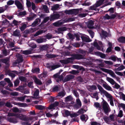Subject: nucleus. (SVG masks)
<instances>
[{
    "label": "nucleus",
    "mask_w": 125,
    "mask_h": 125,
    "mask_svg": "<svg viewBox=\"0 0 125 125\" xmlns=\"http://www.w3.org/2000/svg\"><path fill=\"white\" fill-rule=\"evenodd\" d=\"M96 86L101 94H104L105 96L109 99V101L113 100L114 98L112 96L104 90L101 85L98 84H96Z\"/></svg>",
    "instance_id": "1"
},
{
    "label": "nucleus",
    "mask_w": 125,
    "mask_h": 125,
    "mask_svg": "<svg viewBox=\"0 0 125 125\" xmlns=\"http://www.w3.org/2000/svg\"><path fill=\"white\" fill-rule=\"evenodd\" d=\"M73 56V57L69 58L66 59L61 60L60 62L62 63L66 64L72 62V61L74 59H81L83 58V56L80 54H74Z\"/></svg>",
    "instance_id": "2"
},
{
    "label": "nucleus",
    "mask_w": 125,
    "mask_h": 125,
    "mask_svg": "<svg viewBox=\"0 0 125 125\" xmlns=\"http://www.w3.org/2000/svg\"><path fill=\"white\" fill-rule=\"evenodd\" d=\"M101 70L103 71L106 72L110 75L112 77L115 78L118 82H120V78L116 76L112 70L103 68H100Z\"/></svg>",
    "instance_id": "3"
},
{
    "label": "nucleus",
    "mask_w": 125,
    "mask_h": 125,
    "mask_svg": "<svg viewBox=\"0 0 125 125\" xmlns=\"http://www.w3.org/2000/svg\"><path fill=\"white\" fill-rule=\"evenodd\" d=\"M106 80L112 85H113L114 84H115L114 86V88L118 89L120 88V86L117 83H116L112 78L109 77H107Z\"/></svg>",
    "instance_id": "4"
},
{
    "label": "nucleus",
    "mask_w": 125,
    "mask_h": 125,
    "mask_svg": "<svg viewBox=\"0 0 125 125\" xmlns=\"http://www.w3.org/2000/svg\"><path fill=\"white\" fill-rule=\"evenodd\" d=\"M102 107L104 112L106 114L110 111L109 105L105 101H104L103 102Z\"/></svg>",
    "instance_id": "5"
},
{
    "label": "nucleus",
    "mask_w": 125,
    "mask_h": 125,
    "mask_svg": "<svg viewBox=\"0 0 125 125\" xmlns=\"http://www.w3.org/2000/svg\"><path fill=\"white\" fill-rule=\"evenodd\" d=\"M53 77L54 78H58V79L56 80V81L58 82H59L60 81H62L63 80V77L62 75L60 76L58 73L54 74L53 75Z\"/></svg>",
    "instance_id": "6"
},
{
    "label": "nucleus",
    "mask_w": 125,
    "mask_h": 125,
    "mask_svg": "<svg viewBox=\"0 0 125 125\" xmlns=\"http://www.w3.org/2000/svg\"><path fill=\"white\" fill-rule=\"evenodd\" d=\"M74 78L73 75H69L67 76L64 79L62 80L64 82L68 81L71 79Z\"/></svg>",
    "instance_id": "7"
},
{
    "label": "nucleus",
    "mask_w": 125,
    "mask_h": 125,
    "mask_svg": "<svg viewBox=\"0 0 125 125\" xmlns=\"http://www.w3.org/2000/svg\"><path fill=\"white\" fill-rule=\"evenodd\" d=\"M99 43L100 45V46H98L97 43L96 42L94 43V45L95 47H96L97 49L99 50H101L103 48V47L102 46V42H99Z\"/></svg>",
    "instance_id": "8"
},
{
    "label": "nucleus",
    "mask_w": 125,
    "mask_h": 125,
    "mask_svg": "<svg viewBox=\"0 0 125 125\" xmlns=\"http://www.w3.org/2000/svg\"><path fill=\"white\" fill-rule=\"evenodd\" d=\"M59 105V103L58 102H55L54 103L51 104L48 107L49 109L51 110L52 109H54V108L57 106Z\"/></svg>",
    "instance_id": "9"
},
{
    "label": "nucleus",
    "mask_w": 125,
    "mask_h": 125,
    "mask_svg": "<svg viewBox=\"0 0 125 125\" xmlns=\"http://www.w3.org/2000/svg\"><path fill=\"white\" fill-rule=\"evenodd\" d=\"M15 4L18 9L21 10L23 9L22 4L18 1L17 0H15Z\"/></svg>",
    "instance_id": "10"
},
{
    "label": "nucleus",
    "mask_w": 125,
    "mask_h": 125,
    "mask_svg": "<svg viewBox=\"0 0 125 125\" xmlns=\"http://www.w3.org/2000/svg\"><path fill=\"white\" fill-rule=\"evenodd\" d=\"M16 56L17 58V63H19L22 62L23 61L22 57L21 55L18 54H17L16 55Z\"/></svg>",
    "instance_id": "11"
},
{
    "label": "nucleus",
    "mask_w": 125,
    "mask_h": 125,
    "mask_svg": "<svg viewBox=\"0 0 125 125\" xmlns=\"http://www.w3.org/2000/svg\"><path fill=\"white\" fill-rule=\"evenodd\" d=\"M103 86L104 88L107 90L112 91V88L106 83H105L103 84Z\"/></svg>",
    "instance_id": "12"
},
{
    "label": "nucleus",
    "mask_w": 125,
    "mask_h": 125,
    "mask_svg": "<svg viewBox=\"0 0 125 125\" xmlns=\"http://www.w3.org/2000/svg\"><path fill=\"white\" fill-rule=\"evenodd\" d=\"M59 17L60 15L58 13H55L51 16L50 20L51 21L54 19H57L59 18Z\"/></svg>",
    "instance_id": "13"
},
{
    "label": "nucleus",
    "mask_w": 125,
    "mask_h": 125,
    "mask_svg": "<svg viewBox=\"0 0 125 125\" xmlns=\"http://www.w3.org/2000/svg\"><path fill=\"white\" fill-rule=\"evenodd\" d=\"M12 111L14 112H19L21 113L25 111L23 109L20 110L17 107H14L12 109Z\"/></svg>",
    "instance_id": "14"
},
{
    "label": "nucleus",
    "mask_w": 125,
    "mask_h": 125,
    "mask_svg": "<svg viewBox=\"0 0 125 125\" xmlns=\"http://www.w3.org/2000/svg\"><path fill=\"white\" fill-rule=\"evenodd\" d=\"M82 40L86 42H89L91 40L89 38V37L87 36H83L81 37Z\"/></svg>",
    "instance_id": "15"
},
{
    "label": "nucleus",
    "mask_w": 125,
    "mask_h": 125,
    "mask_svg": "<svg viewBox=\"0 0 125 125\" xmlns=\"http://www.w3.org/2000/svg\"><path fill=\"white\" fill-rule=\"evenodd\" d=\"M33 79L34 82L36 84L38 85H41L42 83L41 81L38 79L36 77L34 76L33 77Z\"/></svg>",
    "instance_id": "16"
},
{
    "label": "nucleus",
    "mask_w": 125,
    "mask_h": 125,
    "mask_svg": "<svg viewBox=\"0 0 125 125\" xmlns=\"http://www.w3.org/2000/svg\"><path fill=\"white\" fill-rule=\"evenodd\" d=\"M13 35L15 36H21L20 32L19 30H16L13 32Z\"/></svg>",
    "instance_id": "17"
},
{
    "label": "nucleus",
    "mask_w": 125,
    "mask_h": 125,
    "mask_svg": "<svg viewBox=\"0 0 125 125\" xmlns=\"http://www.w3.org/2000/svg\"><path fill=\"white\" fill-rule=\"evenodd\" d=\"M87 25L88 28H93L94 25L93 21L92 20H90L88 21Z\"/></svg>",
    "instance_id": "18"
},
{
    "label": "nucleus",
    "mask_w": 125,
    "mask_h": 125,
    "mask_svg": "<svg viewBox=\"0 0 125 125\" xmlns=\"http://www.w3.org/2000/svg\"><path fill=\"white\" fill-rule=\"evenodd\" d=\"M40 21V19L39 18H38L35 20L34 21L32 24V25L33 26H34L36 25H37L39 24Z\"/></svg>",
    "instance_id": "19"
},
{
    "label": "nucleus",
    "mask_w": 125,
    "mask_h": 125,
    "mask_svg": "<svg viewBox=\"0 0 125 125\" xmlns=\"http://www.w3.org/2000/svg\"><path fill=\"white\" fill-rule=\"evenodd\" d=\"M26 96L24 95L23 96L17 97L16 98V99L18 101L23 102L24 101L25 98Z\"/></svg>",
    "instance_id": "20"
},
{
    "label": "nucleus",
    "mask_w": 125,
    "mask_h": 125,
    "mask_svg": "<svg viewBox=\"0 0 125 125\" xmlns=\"http://www.w3.org/2000/svg\"><path fill=\"white\" fill-rule=\"evenodd\" d=\"M16 117L22 120H24L25 119V116L22 114H17Z\"/></svg>",
    "instance_id": "21"
},
{
    "label": "nucleus",
    "mask_w": 125,
    "mask_h": 125,
    "mask_svg": "<svg viewBox=\"0 0 125 125\" xmlns=\"http://www.w3.org/2000/svg\"><path fill=\"white\" fill-rule=\"evenodd\" d=\"M8 121L10 122H12L13 123H15L17 122V120L11 117H9L7 119Z\"/></svg>",
    "instance_id": "22"
},
{
    "label": "nucleus",
    "mask_w": 125,
    "mask_h": 125,
    "mask_svg": "<svg viewBox=\"0 0 125 125\" xmlns=\"http://www.w3.org/2000/svg\"><path fill=\"white\" fill-rule=\"evenodd\" d=\"M46 41V39L45 38L38 39L36 40V42L38 43H40L43 42H45Z\"/></svg>",
    "instance_id": "23"
},
{
    "label": "nucleus",
    "mask_w": 125,
    "mask_h": 125,
    "mask_svg": "<svg viewBox=\"0 0 125 125\" xmlns=\"http://www.w3.org/2000/svg\"><path fill=\"white\" fill-rule=\"evenodd\" d=\"M108 35V33L106 32L103 30L102 31L101 33L100 34L101 36L102 37H106Z\"/></svg>",
    "instance_id": "24"
},
{
    "label": "nucleus",
    "mask_w": 125,
    "mask_h": 125,
    "mask_svg": "<svg viewBox=\"0 0 125 125\" xmlns=\"http://www.w3.org/2000/svg\"><path fill=\"white\" fill-rule=\"evenodd\" d=\"M96 89L97 87L94 85L90 86L88 89L89 90L90 92H92L93 90H96Z\"/></svg>",
    "instance_id": "25"
},
{
    "label": "nucleus",
    "mask_w": 125,
    "mask_h": 125,
    "mask_svg": "<svg viewBox=\"0 0 125 125\" xmlns=\"http://www.w3.org/2000/svg\"><path fill=\"white\" fill-rule=\"evenodd\" d=\"M118 40L119 42L121 43H125V37L121 36L118 39Z\"/></svg>",
    "instance_id": "26"
},
{
    "label": "nucleus",
    "mask_w": 125,
    "mask_h": 125,
    "mask_svg": "<svg viewBox=\"0 0 125 125\" xmlns=\"http://www.w3.org/2000/svg\"><path fill=\"white\" fill-rule=\"evenodd\" d=\"M96 4H95L94 5L90 7L89 9V10H95L96 11H99V10L98 9H97L96 8L98 7L96 6Z\"/></svg>",
    "instance_id": "27"
},
{
    "label": "nucleus",
    "mask_w": 125,
    "mask_h": 125,
    "mask_svg": "<svg viewBox=\"0 0 125 125\" xmlns=\"http://www.w3.org/2000/svg\"><path fill=\"white\" fill-rule=\"evenodd\" d=\"M104 0H99L95 4L97 7H98L102 5L103 3Z\"/></svg>",
    "instance_id": "28"
},
{
    "label": "nucleus",
    "mask_w": 125,
    "mask_h": 125,
    "mask_svg": "<svg viewBox=\"0 0 125 125\" xmlns=\"http://www.w3.org/2000/svg\"><path fill=\"white\" fill-rule=\"evenodd\" d=\"M16 74L18 75V73L17 72L14 71L13 73H10L9 74V75L11 77L14 78Z\"/></svg>",
    "instance_id": "29"
},
{
    "label": "nucleus",
    "mask_w": 125,
    "mask_h": 125,
    "mask_svg": "<svg viewBox=\"0 0 125 125\" xmlns=\"http://www.w3.org/2000/svg\"><path fill=\"white\" fill-rule=\"evenodd\" d=\"M125 68V67L123 65H121L118 67L117 68L115 69L114 71H120L123 70Z\"/></svg>",
    "instance_id": "30"
},
{
    "label": "nucleus",
    "mask_w": 125,
    "mask_h": 125,
    "mask_svg": "<svg viewBox=\"0 0 125 125\" xmlns=\"http://www.w3.org/2000/svg\"><path fill=\"white\" fill-rule=\"evenodd\" d=\"M81 119L82 121H86L88 119V117L86 115L85 116L84 115H82L81 116Z\"/></svg>",
    "instance_id": "31"
},
{
    "label": "nucleus",
    "mask_w": 125,
    "mask_h": 125,
    "mask_svg": "<svg viewBox=\"0 0 125 125\" xmlns=\"http://www.w3.org/2000/svg\"><path fill=\"white\" fill-rule=\"evenodd\" d=\"M59 5L58 4H55L52 6L51 9L52 10H56L59 8Z\"/></svg>",
    "instance_id": "32"
},
{
    "label": "nucleus",
    "mask_w": 125,
    "mask_h": 125,
    "mask_svg": "<svg viewBox=\"0 0 125 125\" xmlns=\"http://www.w3.org/2000/svg\"><path fill=\"white\" fill-rule=\"evenodd\" d=\"M43 9L45 12L46 13L49 12V10L47 6L44 5L43 6Z\"/></svg>",
    "instance_id": "33"
},
{
    "label": "nucleus",
    "mask_w": 125,
    "mask_h": 125,
    "mask_svg": "<svg viewBox=\"0 0 125 125\" xmlns=\"http://www.w3.org/2000/svg\"><path fill=\"white\" fill-rule=\"evenodd\" d=\"M95 53L99 56L100 57L102 58H105L106 57L105 54L99 52H97Z\"/></svg>",
    "instance_id": "34"
},
{
    "label": "nucleus",
    "mask_w": 125,
    "mask_h": 125,
    "mask_svg": "<svg viewBox=\"0 0 125 125\" xmlns=\"http://www.w3.org/2000/svg\"><path fill=\"white\" fill-rule=\"evenodd\" d=\"M66 30V28L64 27L59 28L58 29V31L59 33H61L62 31Z\"/></svg>",
    "instance_id": "35"
},
{
    "label": "nucleus",
    "mask_w": 125,
    "mask_h": 125,
    "mask_svg": "<svg viewBox=\"0 0 125 125\" xmlns=\"http://www.w3.org/2000/svg\"><path fill=\"white\" fill-rule=\"evenodd\" d=\"M39 91L38 90L36 89L34 92L33 95L34 98H36L39 95Z\"/></svg>",
    "instance_id": "36"
},
{
    "label": "nucleus",
    "mask_w": 125,
    "mask_h": 125,
    "mask_svg": "<svg viewBox=\"0 0 125 125\" xmlns=\"http://www.w3.org/2000/svg\"><path fill=\"white\" fill-rule=\"evenodd\" d=\"M32 51L31 50H26L23 51V53L25 55H28L32 53Z\"/></svg>",
    "instance_id": "37"
},
{
    "label": "nucleus",
    "mask_w": 125,
    "mask_h": 125,
    "mask_svg": "<svg viewBox=\"0 0 125 125\" xmlns=\"http://www.w3.org/2000/svg\"><path fill=\"white\" fill-rule=\"evenodd\" d=\"M43 32V31L42 30H40L38 31L34 35V36L35 37L36 36L39 35L40 34Z\"/></svg>",
    "instance_id": "38"
},
{
    "label": "nucleus",
    "mask_w": 125,
    "mask_h": 125,
    "mask_svg": "<svg viewBox=\"0 0 125 125\" xmlns=\"http://www.w3.org/2000/svg\"><path fill=\"white\" fill-rule=\"evenodd\" d=\"M31 71L33 73H39L40 70L39 68H36L32 69Z\"/></svg>",
    "instance_id": "39"
},
{
    "label": "nucleus",
    "mask_w": 125,
    "mask_h": 125,
    "mask_svg": "<svg viewBox=\"0 0 125 125\" xmlns=\"http://www.w3.org/2000/svg\"><path fill=\"white\" fill-rule=\"evenodd\" d=\"M94 106L97 108H99V109L101 108V106L99 103L97 102L95 103L94 104Z\"/></svg>",
    "instance_id": "40"
},
{
    "label": "nucleus",
    "mask_w": 125,
    "mask_h": 125,
    "mask_svg": "<svg viewBox=\"0 0 125 125\" xmlns=\"http://www.w3.org/2000/svg\"><path fill=\"white\" fill-rule=\"evenodd\" d=\"M119 94L120 95V96L122 98V99L125 101V95L121 92H119Z\"/></svg>",
    "instance_id": "41"
},
{
    "label": "nucleus",
    "mask_w": 125,
    "mask_h": 125,
    "mask_svg": "<svg viewBox=\"0 0 125 125\" xmlns=\"http://www.w3.org/2000/svg\"><path fill=\"white\" fill-rule=\"evenodd\" d=\"M48 46L47 45H43L40 48L41 50H45L47 49Z\"/></svg>",
    "instance_id": "42"
},
{
    "label": "nucleus",
    "mask_w": 125,
    "mask_h": 125,
    "mask_svg": "<svg viewBox=\"0 0 125 125\" xmlns=\"http://www.w3.org/2000/svg\"><path fill=\"white\" fill-rule=\"evenodd\" d=\"M35 107L37 109L41 110H42L44 108V106L41 105H36Z\"/></svg>",
    "instance_id": "43"
},
{
    "label": "nucleus",
    "mask_w": 125,
    "mask_h": 125,
    "mask_svg": "<svg viewBox=\"0 0 125 125\" xmlns=\"http://www.w3.org/2000/svg\"><path fill=\"white\" fill-rule=\"evenodd\" d=\"M77 104L79 107H81L82 105L79 99H76Z\"/></svg>",
    "instance_id": "44"
},
{
    "label": "nucleus",
    "mask_w": 125,
    "mask_h": 125,
    "mask_svg": "<svg viewBox=\"0 0 125 125\" xmlns=\"http://www.w3.org/2000/svg\"><path fill=\"white\" fill-rule=\"evenodd\" d=\"M103 118L105 121L107 123H109L111 122L110 119L108 117L104 116L103 117Z\"/></svg>",
    "instance_id": "45"
},
{
    "label": "nucleus",
    "mask_w": 125,
    "mask_h": 125,
    "mask_svg": "<svg viewBox=\"0 0 125 125\" xmlns=\"http://www.w3.org/2000/svg\"><path fill=\"white\" fill-rule=\"evenodd\" d=\"M9 61V59L8 58L5 59L1 60V61L3 63L6 64H7L8 63Z\"/></svg>",
    "instance_id": "46"
},
{
    "label": "nucleus",
    "mask_w": 125,
    "mask_h": 125,
    "mask_svg": "<svg viewBox=\"0 0 125 125\" xmlns=\"http://www.w3.org/2000/svg\"><path fill=\"white\" fill-rule=\"evenodd\" d=\"M119 106L122 107L124 111H125V104L123 103H119Z\"/></svg>",
    "instance_id": "47"
},
{
    "label": "nucleus",
    "mask_w": 125,
    "mask_h": 125,
    "mask_svg": "<svg viewBox=\"0 0 125 125\" xmlns=\"http://www.w3.org/2000/svg\"><path fill=\"white\" fill-rule=\"evenodd\" d=\"M61 22L58 21L54 23L53 24V25L55 26H59L62 24Z\"/></svg>",
    "instance_id": "48"
},
{
    "label": "nucleus",
    "mask_w": 125,
    "mask_h": 125,
    "mask_svg": "<svg viewBox=\"0 0 125 125\" xmlns=\"http://www.w3.org/2000/svg\"><path fill=\"white\" fill-rule=\"evenodd\" d=\"M123 116V112L122 110H120L117 115V116L120 117H122Z\"/></svg>",
    "instance_id": "49"
},
{
    "label": "nucleus",
    "mask_w": 125,
    "mask_h": 125,
    "mask_svg": "<svg viewBox=\"0 0 125 125\" xmlns=\"http://www.w3.org/2000/svg\"><path fill=\"white\" fill-rule=\"evenodd\" d=\"M104 62L105 63L109 65H112L113 64V62L110 61H104Z\"/></svg>",
    "instance_id": "50"
},
{
    "label": "nucleus",
    "mask_w": 125,
    "mask_h": 125,
    "mask_svg": "<svg viewBox=\"0 0 125 125\" xmlns=\"http://www.w3.org/2000/svg\"><path fill=\"white\" fill-rule=\"evenodd\" d=\"M72 12L73 14L76 15L79 12V10L78 9H73L72 10Z\"/></svg>",
    "instance_id": "51"
},
{
    "label": "nucleus",
    "mask_w": 125,
    "mask_h": 125,
    "mask_svg": "<svg viewBox=\"0 0 125 125\" xmlns=\"http://www.w3.org/2000/svg\"><path fill=\"white\" fill-rule=\"evenodd\" d=\"M19 79L22 81H26V80L25 78L22 76H20L19 77Z\"/></svg>",
    "instance_id": "52"
},
{
    "label": "nucleus",
    "mask_w": 125,
    "mask_h": 125,
    "mask_svg": "<svg viewBox=\"0 0 125 125\" xmlns=\"http://www.w3.org/2000/svg\"><path fill=\"white\" fill-rule=\"evenodd\" d=\"M115 73L118 75H120L121 76H123V73L121 72H120L117 71H114Z\"/></svg>",
    "instance_id": "53"
},
{
    "label": "nucleus",
    "mask_w": 125,
    "mask_h": 125,
    "mask_svg": "<svg viewBox=\"0 0 125 125\" xmlns=\"http://www.w3.org/2000/svg\"><path fill=\"white\" fill-rule=\"evenodd\" d=\"M109 117L110 119V121H114V115H110L109 116Z\"/></svg>",
    "instance_id": "54"
},
{
    "label": "nucleus",
    "mask_w": 125,
    "mask_h": 125,
    "mask_svg": "<svg viewBox=\"0 0 125 125\" xmlns=\"http://www.w3.org/2000/svg\"><path fill=\"white\" fill-rule=\"evenodd\" d=\"M65 12L66 14H72V10H66L65 11Z\"/></svg>",
    "instance_id": "55"
},
{
    "label": "nucleus",
    "mask_w": 125,
    "mask_h": 125,
    "mask_svg": "<svg viewBox=\"0 0 125 125\" xmlns=\"http://www.w3.org/2000/svg\"><path fill=\"white\" fill-rule=\"evenodd\" d=\"M26 27V24H24L20 28V29L21 31H23L25 29Z\"/></svg>",
    "instance_id": "56"
},
{
    "label": "nucleus",
    "mask_w": 125,
    "mask_h": 125,
    "mask_svg": "<svg viewBox=\"0 0 125 125\" xmlns=\"http://www.w3.org/2000/svg\"><path fill=\"white\" fill-rule=\"evenodd\" d=\"M9 23V22L7 21L6 19L5 20L3 21L2 23V25H6Z\"/></svg>",
    "instance_id": "57"
},
{
    "label": "nucleus",
    "mask_w": 125,
    "mask_h": 125,
    "mask_svg": "<svg viewBox=\"0 0 125 125\" xmlns=\"http://www.w3.org/2000/svg\"><path fill=\"white\" fill-rule=\"evenodd\" d=\"M88 31L90 35L92 38H93L94 35V33L93 31L91 30H89Z\"/></svg>",
    "instance_id": "58"
},
{
    "label": "nucleus",
    "mask_w": 125,
    "mask_h": 125,
    "mask_svg": "<svg viewBox=\"0 0 125 125\" xmlns=\"http://www.w3.org/2000/svg\"><path fill=\"white\" fill-rule=\"evenodd\" d=\"M73 93L74 95L76 97L78 98V97L79 95L78 93L75 90H74L73 91Z\"/></svg>",
    "instance_id": "59"
},
{
    "label": "nucleus",
    "mask_w": 125,
    "mask_h": 125,
    "mask_svg": "<svg viewBox=\"0 0 125 125\" xmlns=\"http://www.w3.org/2000/svg\"><path fill=\"white\" fill-rule=\"evenodd\" d=\"M19 83V81L18 79L16 80L14 82V86H17Z\"/></svg>",
    "instance_id": "60"
},
{
    "label": "nucleus",
    "mask_w": 125,
    "mask_h": 125,
    "mask_svg": "<svg viewBox=\"0 0 125 125\" xmlns=\"http://www.w3.org/2000/svg\"><path fill=\"white\" fill-rule=\"evenodd\" d=\"M31 2L27 0L26 5L28 7H30L31 6Z\"/></svg>",
    "instance_id": "61"
},
{
    "label": "nucleus",
    "mask_w": 125,
    "mask_h": 125,
    "mask_svg": "<svg viewBox=\"0 0 125 125\" xmlns=\"http://www.w3.org/2000/svg\"><path fill=\"white\" fill-rule=\"evenodd\" d=\"M104 19H110V17L107 14H105V16L104 17Z\"/></svg>",
    "instance_id": "62"
},
{
    "label": "nucleus",
    "mask_w": 125,
    "mask_h": 125,
    "mask_svg": "<svg viewBox=\"0 0 125 125\" xmlns=\"http://www.w3.org/2000/svg\"><path fill=\"white\" fill-rule=\"evenodd\" d=\"M74 19L73 18H70L66 20L65 21V22H69L74 21Z\"/></svg>",
    "instance_id": "63"
},
{
    "label": "nucleus",
    "mask_w": 125,
    "mask_h": 125,
    "mask_svg": "<svg viewBox=\"0 0 125 125\" xmlns=\"http://www.w3.org/2000/svg\"><path fill=\"white\" fill-rule=\"evenodd\" d=\"M16 26L18 25L19 23L16 20H14L12 22Z\"/></svg>",
    "instance_id": "64"
}]
</instances>
